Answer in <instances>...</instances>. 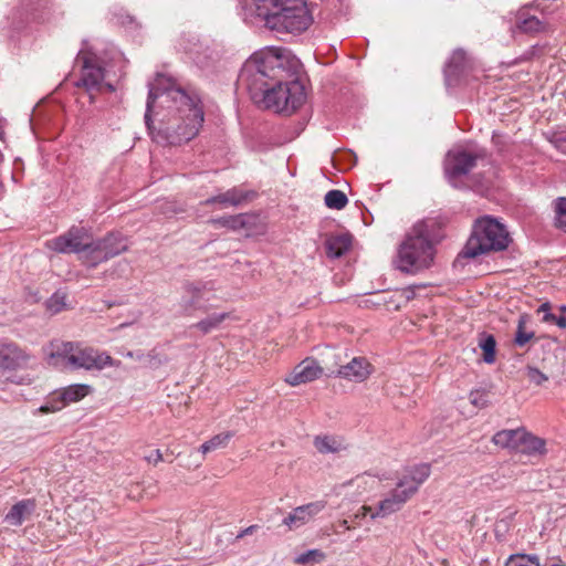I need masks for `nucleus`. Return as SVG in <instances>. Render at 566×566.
<instances>
[{
	"mask_svg": "<svg viewBox=\"0 0 566 566\" xmlns=\"http://www.w3.org/2000/svg\"><path fill=\"white\" fill-rule=\"evenodd\" d=\"M300 61L284 49L272 48L250 56L238 75L255 104L291 115L305 99V87L297 78Z\"/></svg>",
	"mask_w": 566,
	"mask_h": 566,
	"instance_id": "nucleus-1",
	"label": "nucleus"
},
{
	"mask_svg": "<svg viewBox=\"0 0 566 566\" xmlns=\"http://www.w3.org/2000/svg\"><path fill=\"white\" fill-rule=\"evenodd\" d=\"M157 98H161L163 103L174 112L167 120H160L156 135L157 142L178 146L190 142L198 135L203 123V111L199 98L189 95L161 74H158L155 83L149 85L145 113V124L148 130H153L151 112Z\"/></svg>",
	"mask_w": 566,
	"mask_h": 566,
	"instance_id": "nucleus-2",
	"label": "nucleus"
},
{
	"mask_svg": "<svg viewBox=\"0 0 566 566\" xmlns=\"http://www.w3.org/2000/svg\"><path fill=\"white\" fill-rule=\"evenodd\" d=\"M255 14L277 33H301L313 22L304 0H252Z\"/></svg>",
	"mask_w": 566,
	"mask_h": 566,
	"instance_id": "nucleus-3",
	"label": "nucleus"
},
{
	"mask_svg": "<svg viewBox=\"0 0 566 566\" xmlns=\"http://www.w3.org/2000/svg\"><path fill=\"white\" fill-rule=\"evenodd\" d=\"M511 241L510 233L502 223L490 216L482 217L475 220L472 232L455 262L504 251Z\"/></svg>",
	"mask_w": 566,
	"mask_h": 566,
	"instance_id": "nucleus-4",
	"label": "nucleus"
},
{
	"mask_svg": "<svg viewBox=\"0 0 566 566\" xmlns=\"http://www.w3.org/2000/svg\"><path fill=\"white\" fill-rule=\"evenodd\" d=\"M434 245L424 223L416 224L399 245L396 260L401 272L416 274L429 269L434 260Z\"/></svg>",
	"mask_w": 566,
	"mask_h": 566,
	"instance_id": "nucleus-5",
	"label": "nucleus"
},
{
	"mask_svg": "<svg viewBox=\"0 0 566 566\" xmlns=\"http://www.w3.org/2000/svg\"><path fill=\"white\" fill-rule=\"evenodd\" d=\"M76 61L82 64L81 78L76 82L77 86H83L90 96V102H95L96 93H98L103 86L109 92H114V85L109 83H103L105 77L104 69L99 64V59L91 51L81 50L77 53Z\"/></svg>",
	"mask_w": 566,
	"mask_h": 566,
	"instance_id": "nucleus-6",
	"label": "nucleus"
},
{
	"mask_svg": "<svg viewBox=\"0 0 566 566\" xmlns=\"http://www.w3.org/2000/svg\"><path fill=\"white\" fill-rule=\"evenodd\" d=\"M485 157V151H469L465 149H451L447 153L443 169L444 175L453 185L476 167L478 160Z\"/></svg>",
	"mask_w": 566,
	"mask_h": 566,
	"instance_id": "nucleus-7",
	"label": "nucleus"
},
{
	"mask_svg": "<svg viewBox=\"0 0 566 566\" xmlns=\"http://www.w3.org/2000/svg\"><path fill=\"white\" fill-rule=\"evenodd\" d=\"M212 287L206 282H187L182 286V295L179 306L182 314L193 316L196 312L208 313L212 307L205 303V293L211 291Z\"/></svg>",
	"mask_w": 566,
	"mask_h": 566,
	"instance_id": "nucleus-8",
	"label": "nucleus"
},
{
	"mask_svg": "<svg viewBox=\"0 0 566 566\" xmlns=\"http://www.w3.org/2000/svg\"><path fill=\"white\" fill-rule=\"evenodd\" d=\"M91 234L84 227H72L62 235L50 241L49 247L60 253H77L80 256L84 253Z\"/></svg>",
	"mask_w": 566,
	"mask_h": 566,
	"instance_id": "nucleus-9",
	"label": "nucleus"
},
{
	"mask_svg": "<svg viewBox=\"0 0 566 566\" xmlns=\"http://www.w3.org/2000/svg\"><path fill=\"white\" fill-rule=\"evenodd\" d=\"M411 496H413L412 490L397 485L386 499L380 501L378 511L373 512L370 506H363L361 510L364 515L370 513L371 518L386 516L399 511Z\"/></svg>",
	"mask_w": 566,
	"mask_h": 566,
	"instance_id": "nucleus-10",
	"label": "nucleus"
},
{
	"mask_svg": "<svg viewBox=\"0 0 566 566\" xmlns=\"http://www.w3.org/2000/svg\"><path fill=\"white\" fill-rule=\"evenodd\" d=\"M514 29L520 33L534 36L549 32L551 24L546 18L532 14L531 11L523 6L515 14Z\"/></svg>",
	"mask_w": 566,
	"mask_h": 566,
	"instance_id": "nucleus-11",
	"label": "nucleus"
},
{
	"mask_svg": "<svg viewBox=\"0 0 566 566\" xmlns=\"http://www.w3.org/2000/svg\"><path fill=\"white\" fill-rule=\"evenodd\" d=\"M112 363V357L106 354H98L91 347H82L76 343V349L70 357V364L74 368L101 369Z\"/></svg>",
	"mask_w": 566,
	"mask_h": 566,
	"instance_id": "nucleus-12",
	"label": "nucleus"
},
{
	"mask_svg": "<svg viewBox=\"0 0 566 566\" xmlns=\"http://www.w3.org/2000/svg\"><path fill=\"white\" fill-rule=\"evenodd\" d=\"M31 355L14 342L0 343V368L17 370L28 366Z\"/></svg>",
	"mask_w": 566,
	"mask_h": 566,
	"instance_id": "nucleus-13",
	"label": "nucleus"
},
{
	"mask_svg": "<svg viewBox=\"0 0 566 566\" xmlns=\"http://www.w3.org/2000/svg\"><path fill=\"white\" fill-rule=\"evenodd\" d=\"M326 506L324 501L311 502L295 507L282 521V524L290 530L298 528L308 523L315 515L322 512Z\"/></svg>",
	"mask_w": 566,
	"mask_h": 566,
	"instance_id": "nucleus-14",
	"label": "nucleus"
},
{
	"mask_svg": "<svg viewBox=\"0 0 566 566\" xmlns=\"http://www.w3.org/2000/svg\"><path fill=\"white\" fill-rule=\"evenodd\" d=\"M87 385H71L57 394V399L46 402L40 408V411L48 413L61 410L70 402H76L88 394Z\"/></svg>",
	"mask_w": 566,
	"mask_h": 566,
	"instance_id": "nucleus-15",
	"label": "nucleus"
},
{
	"mask_svg": "<svg viewBox=\"0 0 566 566\" xmlns=\"http://www.w3.org/2000/svg\"><path fill=\"white\" fill-rule=\"evenodd\" d=\"M323 368L313 358H305L296 365L293 371L286 378V381L292 386L306 384L321 377Z\"/></svg>",
	"mask_w": 566,
	"mask_h": 566,
	"instance_id": "nucleus-16",
	"label": "nucleus"
},
{
	"mask_svg": "<svg viewBox=\"0 0 566 566\" xmlns=\"http://www.w3.org/2000/svg\"><path fill=\"white\" fill-rule=\"evenodd\" d=\"M469 66L467 53L462 49L453 51L449 62L444 67V77L449 86L457 85L465 75Z\"/></svg>",
	"mask_w": 566,
	"mask_h": 566,
	"instance_id": "nucleus-17",
	"label": "nucleus"
},
{
	"mask_svg": "<svg viewBox=\"0 0 566 566\" xmlns=\"http://www.w3.org/2000/svg\"><path fill=\"white\" fill-rule=\"evenodd\" d=\"M76 349V343L63 342L54 339L49 345L43 347V352L46 356L48 364L51 366H59L60 360L65 365L70 364V357L73 350Z\"/></svg>",
	"mask_w": 566,
	"mask_h": 566,
	"instance_id": "nucleus-18",
	"label": "nucleus"
},
{
	"mask_svg": "<svg viewBox=\"0 0 566 566\" xmlns=\"http://www.w3.org/2000/svg\"><path fill=\"white\" fill-rule=\"evenodd\" d=\"M338 376L353 381H364L371 374V365L364 357H355L339 367Z\"/></svg>",
	"mask_w": 566,
	"mask_h": 566,
	"instance_id": "nucleus-19",
	"label": "nucleus"
},
{
	"mask_svg": "<svg viewBox=\"0 0 566 566\" xmlns=\"http://www.w3.org/2000/svg\"><path fill=\"white\" fill-rule=\"evenodd\" d=\"M36 509L34 499H24L11 506L4 516V522L12 526H20L28 521Z\"/></svg>",
	"mask_w": 566,
	"mask_h": 566,
	"instance_id": "nucleus-20",
	"label": "nucleus"
},
{
	"mask_svg": "<svg viewBox=\"0 0 566 566\" xmlns=\"http://www.w3.org/2000/svg\"><path fill=\"white\" fill-rule=\"evenodd\" d=\"M430 473V464L421 463L415 465L406 470V473L398 482V486H407L408 490H412V493L415 495L419 486L429 478Z\"/></svg>",
	"mask_w": 566,
	"mask_h": 566,
	"instance_id": "nucleus-21",
	"label": "nucleus"
},
{
	"mask_svg": "<svg viewBox=\"0 0 566 566\" xmlns=\"http://www.w3.org/2000/svg\"><path fill=\"white\" fill-rule=\"evenodd\" d=\"M352 247V237L347 233L331 235L325 241L326 254L331 259H338Z\"/></svg>",
	"mask_w": 566,
	"mask_h": 566,
	"instance_id": "nucleus-22",
	"label": "nucleus"
},
{
	"mask_svg": "<svg viewBox=\"0 0 566 566\" xmlns=\"http://www.w3.org/2000/svg\"><path fill=\"white\" fill-rule=\"evenodd\" d=\"M80 260L88 269L96 268L99 263L106 262L109 259L104 253L103 245L99 240H93L91 238L84 253L80 256Z\"/></svg>",
	"mask_w": 566,
	"mask_h": 566,
	"instance_id": "nucleus-23",
	"label": "nucleus"
},
{
	"mask_svg": "<svg viewBox=\"0 0 566 566\" xmlns=\"http://www.w3.org/2000/svg\"><path fill=\"white\" fill-rule=\"evenodd\" d=\"M523 437H525L524 429H509L496 432L492 441L502 448L518 449Z\"/></svg>",
	"mask_w": 566,
	"mask_h": 566,
	"instance_id": "nucleus-24",
	"label": "nucleus"
},
{
	"mask_svg": "<svg viewBox=\"0 0 566 566\" xmlns=\"http://www.w3.org/2000/svg\"><path fill=\"white\" fill-rule=\"evenodd\" d=\"M108 259L115 258L127 250L125 238L120 233H108L98 239Z\"/></svg>",
	"mask_w": 566,
	"mask_h": 566,
	"instance_id": "nucleus-25",
	"label": "nucleus"
},
{
	"mask_svg": "<svg viewBox=\"0 0 566 566\" xmlns=\"http://www.w3.org/2000/svg\"><path fill=\"white\" fill-rule=\"evenodd\" d=\"M230 314L222 313H212L207 315L205 318L200 319L196 324L191 325V328L198 329L201 334L207 335L212 331L220 327V325L229 318Z\"/></svg>",
	"mask_w": 566,
	"mask_h": 566,
	"instance_id": "nucleus-26",
	"label": "nucleus"
},
{
	"mask_svg": "<svg viewBox=\"0 0 566 566\" xmlns=\"http://www.w3.org/2000/svg\"><path fill=\"white\" fill-rule=\"evenodd\" d=\"M208 223L213 227H222L231 230H239L247 227L245 214L211 218L208 220Z\"/></svg>",
	"mask_w": 566,
	"mask_h": 566,
	"instance_id": "nucleus-27",
	"label": "nucleus"
},
{
	"mask_svg": "<svg viewBox=\"0 0 566 566\" xmlns=\"http://www.w3.org/2000/svg\"><path fill=\"white\" fill-rule=\"evenodd\" d=\"M517 450L527 454H542L545 452V441L525 431V437L521 439V446Z\"/></svg>",
	"mask_w": 566,
	"mask_h": 566,
	"instance_id": "nucleus-28",
	"label": "nucleus"
},
{
	"mask_svg": "<svg viewBox=\"0 0 566 566\" xmlns=\"http://www.w3.org/2000/svg\"><path fill=\"white\" fill-rule=\"evenodd\" d=\"M248 192L241 189L231 188L226 192L218 195L219 205L222 207H238L248 199Z\"/></svg>",
	"mask_w": 566,
	"mask_h": 566,
	"instance_id": "nucleus-29",
	"label": "nucleus"
},
{
	"mask_svg": "<svg viewBox=\"0 0 566 566\" xmlns=\"http://www.w3.org/2000/svg\"><path fill=\"white\" fill-rule=\"evenodd\" d=\"M479 347L483 350V360L486 364L495 361L496 340L491 334L482 333L479 337Z\"/></svg>",
	"mask_w": 566,
	"mask_h": 566,
	"instance_id": "nucleus-30",
	"label": "nucleus"
},
{
	"mask_svg": "<svg viewBox=\"0 0 566 566\" xmlns=\"http://www.w3.org/2000/svg\"><path fill=\"white\" fill-rule=\"evenodd\" d=\"M136 359L150 369H156L168 361V357L156 349H151L148 353H137Z\"/></svg>",
	"mask_w": 566,
	"mask_h": 566,
	"instance_id": "nucleus-31",
	"label": "nucleus"
},
{
	"mask_svg": "<svg viewBox=\"0 0 566 566\" xmlns=\"http://www.w3.org/2000/svg\"><path fill=\"white\" fill-rule=\"evenodd\" d=\"M314 446L321 453H336L344 449L340 442L328 436L316 437Z\"/></svg>",
	"mask_w": 566,
	"mask_h": 566,
	"instance_id": "nucleus-32",
	"label": "nucleus"
},
{
	"mask_svg": "<svg viewBox=\"0 0 566 566\" xmlns=\"http://www.w3.org/2000/svg\"><path fill=\"white\" fill-rule=\"evenodd\" d=\"M505 566H541L536 554L516 553L509 556Z\"/></svg>",
	"mask_w": 566,
	"mask_h": 566,
	"instance_id": "nucleus-33",
	"label": "nucleus"
},
{
	"mask_svg": "<svg viewBox=\"0 0 566 566\" xmlns=\"http://www.w3.org/2000/svg\"><path fill=\"white\" fill-rule=\"evenodd\" d=\"M324 201L329 209L340 210L348 203V198L342 190L334 189L325 195Z\"/></svg>",
	"mask_w": 566,
	"mask_h": 566,
	"instance_id": "nucleus-34",
	"label": "nucleus"
},
{
	"mask_svg": "<svg viewBox=\"0 0 566 566\" xmlns=\"http://www.w3.org/2000/svg\"><path fill=\"white\" fill-rule=\"evenodd\" d=\"M528 317L521 315L517 321V328L514 337V343L518 347H524L531 339L534 338V332H526L525 324Z\"/></svg>",
	"mask_w": 566,
	"mask_h": 566,
	"instance_id": "nucleus-35",
	"label": "nucleus"
},
{
	"mask_svg": "<svg viewBox=\"0 0 566 566\" xmlns=\"http://www.w3.org/2000/svg\"><path fill=\"white\" fill-rule=\"evenodd\" d=\"M232 434L230 432L220 433L214 437H212L210 440L206 441L201 447L200 450L203 454L217 450L219 448H224L229 440L231 439Z\"/></svg>",
	"mask_w": 566,
	"mask_h": 566,
	"instance_id": "nucleus-36",
	"label": "nucleus"
},
{
	"mask_svg": "<svg viewBox=\"0 0 566 566\" xmlns=\"http://www.w3.org/2000/svg\"><path fill=\"white\" fill-rule=\"evenodd\" d=\"M50 0H23L22 4L27 12L35 19H41L45 10L50 8Z\"/></svg>",
	"mask_w": 566,
	"mask_h": 566,
	"instance_id": "nucleus-37",
	"label": "nucleus"
},
{
	"mask_svg": "<svg viewBox=\"0 0 566 566\" xmlns=\"http://www.w3.org/2000/svg\"><path fill=\"white\" fill-rule=\"evenodd\" d=\"M555 227L566 232V197H558L554 201Z\"/></svg>",
	"mask_w": 566,
	"mask_h": 566,
	"instance_id": "nucleus-38",
	"label": "nucleus"
},
{
	"mask_svg": "<svg viewBox=\"0 0 566 566\" xmlns=\"http://www.w3.org/2000/svg\"><path fill=\"white\" fill-rule=\"evenodd\" d=\"M556 3V0H533L532 2L525 4L524 7L527 10H535L542 14V18H546L547 15L554 13L555 8L553 6Z\"/></svg>",
	"mask_w": 566,
	"mask_h": 566,
	"instance_id": "nucleus-39",
	"label": "nucleus"
},
{
	"mask_svg": "<svg viewBox=\"0 0 566 566\" xmlns=\"http://www.w3.org/2000/svg\"><path fill=\"white\" fill-rule=\"evenodd\" d=\"M470 402L480 409L486 408L492 403L491 392L486 389H475L469 395Z\"/></svg>",
	"mask_w": 566,
	"mask_h": 566,
	"instance_id": "nucleus-40",
	"label": "nucleus"
},
{
	"mask_svg": "<svg viewBox=\"0 0 566 566\" xmlns=\"http://www.w3.org/2000/svg\"><path fill=\"white\" fill-rule=\"evenodd\" d=\"M325 559V553L319 549H310L295 558L297 564L321 563Z\"/></svg>",
	"mask_w": 566,
	"mask_h": 566,
	"instance_id": "nucleus-41",
	"label": "nucleus"
},
{
	"mask_svg": "<svg viewBox=\"0 0 566 566\" xmlns=\"http://www.w3.org/2000/svg\"><path fill=\"white\" fill-rule=\"evenodd\" d=\"M66 296L63 293H54L46 302V307L53 314L61 312L65 307Z\"/></svg>",
	"mask_w": 566,
	"mask_h": 566,
	"instance_id": "nucleus-42",
	"label": "nucleus"
},
{
	"mask_svg": "<svg viewBox=\"0 0 566 566\" xmlns=\"http://www.w3.org/2000/svg\"><path fill=\"white\" fill-rule=\"evenodd\" d=\"M527 378L531 382L541 386L548 377L535 367H527Z\"/></svg>",
	"mask_w": 566,
	"mask_h": 566,
	"instance_id": "nucleus-43",
	"label": "nucleus"
},
{
	"mask_svg": "<svg viewBox=\"0 0 566 566\" xmlns=\"http://www.w3.org/2000/svg\"><path fill=\"white\" fill-rule=\"evenodd\" d=\"M543 321L546 322V323H554V324H556L560 328H565L566 327V317L565 316H556L553 313H546L543 316Z\"/></svg>",
	"mask_w": 566,
	"mask_h": 566,
	"instance_id": "nucleus-44",
	"label": "nucleus"
},
{
	"mask_svg": "<svg viewBox=\"0 0 566 566\" xmlns=\"http://www.w3.org/2000/svg\"><path fill=\"white\" fill-rule=\"evenodd\" d=\"M144 459L148 463H154L155 465L165 460L164 454L159 449L153 450L148 455H145Z\"/></svg>",
	"mask_w": 566,
	"mask_h": 566,
	"instance_id": "nucleus-45",
	"label": "nucleus"
},
{
	"mask_svg": "<svg viewBox=\"0 0 566 566\" xmlns=\"http://www.w3.org/2000/svg\"><path fill=\"white\" fill-rule=\"evenodd\" d=\"M398 296L401 300L400 302L406 304L413 298L415 292L412 290L407 289L401 291Z\"/></svg>",
	"mask_w": 566,
	"mask_h": 566,
	"instance_id": "nucleus-46",
	"label": "nucleus"
},
{
	"mask_svg": "<svg viewBox=\"0 0 566 566\" xmlns=\"http://www.w3.org/2000/svg\"><path fill=\"white\" fill-rule=\"evenodd\" d=\"M258 527H259L258 525H251V526H249V527H247V528L242 530V531L237 535V538H242V537H244V536H247V535H251V534H253V532H254L255 530H258Z\"/></svg>",
	"mask_w": 566,
	"mask_h": 566,
	"instance_id": "nucleus-47",
	"label": "nucleus"
},
{
	"mask_svg": "<svg viewBox=\"0 0 566 566\" xmlns=\"http://www.w3.org/2000/svg\"><path fill=\"white\" fill-rule=\"evenodd\" d=\"M213 203H219L218 195L213 196V197H210V198H208V199H206L205 201L201 202V205H203V206H210V205H213Z\"/></svg>",
	"mask_w": 566,
	"mask_h": 566,
	"instance_id": "nucleus-48",
	"label": "nucleus"
},
{
	"mask_svg": "<svg viewBox=\"0 0 566 566\" xmlns=\"http://www.w3.org/2000/svg\"><path fill=\"white\" fill-rule=\"evenodd\" d=\"M549 310H551V304L548 302H545L543 303L539 307H538V312H543L544 315L546 313H549Z\"/></svg>",
	"mask_w": 566,
	"mask_h": 566,
	"instance_id": "nucleus-49",
	"label": "nucleus"
},
{
	"mask_svg": "<svg viewBox=\"0 0 566 566\" xmlns=\"http://www.w3.org/2000/svg\"><path fill=\"white\" fill-rule=\"evenodd\" d=\"M387 304V307H390L389 301H385ZM390 303H394V310H399L401 307V302H396L394 300L390 301Z\"/></svg>",
	"mask_w": 566,
	"mask_h": 566,
	"instance_id": "nucleus-50",
	"label": "nucleus"
},
{
	"mask_svg": "<svg viewBox=\"0 0 566 566\" xmlns=\"http://www.w3.org/2000/svg\"><path fill=\"white\" fill-rule=\"evenodd\" d=\"M549 566H566V565L562 559L558 558L555 563H553Z\"/></svg>",
	"mask_w": 566,
	"mask_h": 566,
	"instance_id": "nucleus-51",
	"label": "nucleus"
},
{
	"mask_svg": "<svg viewBox=\"0 0 566 566\" xmlns=\"http://www.w3.org/2000/svg\"><path fill=\"white\" fill-rule=\"evenodd\" d=\"M3 136H4V128H3L2 122L0 120V139H3Z\"/></svg>",
	"mask_w": 566,
	"mask_h": 566,
	"instance_id": "nucleus-52",
	"label": "nucleus"
},
{
	"mask_svg": "<svg viewBox=\"0 0 566 566\" xmlns=\"http://www.w3.org/2000/svg\"><path fill=\"white\" fill-rule=\"evenodd\" d=\"M166 455H168V458H166V461L172 462V459H169V458H171V453H169V452L167 451V452H166Z\"/></svg>",
	"mask_w": 566,
	"mask_h": 566,
	"instance_id": "nucleus-53",
	"label": "nucleus"
},
{
	"mask_svg": "<svg viewBox=\"0 0 566 566\" xmlns=\"http://www.w3.org/2000/svg\"><path fill=\"white\" fill-rule=\"evenodd\" d=\"M166 455H168V458H166V461L172 462V459H169V458H171V453H169V452L167 451V452H166Z\"/></svg>",
	"mask_w": 566,
	"mask_h": 566,
	"instance_id": "nucleus-54",
	"label": "nucleus"
},
{
	"mask_svg": "<svg viewBox=\"0 0 566 566\" xmlns=\"http://www.w3.org/2000/svg\"><path fill=\"white\" fill-rule=\"evenodd\" d=\"M166 455H168V458H166V461L172 462V459H169V458H171V453H169V452L167 451V452H166Z\"/></svg>",
	"mask_w": 566,
	"mask_h": 566,
	"instance_id": "nucleus-55",
	"label": "nucleus"
},
{
	"mask_svg": "<svg viewBox=\"0 0 566 566\" xmlns=\"http://www.w3.org/2000/svg\"><path fill=\"white\" fill-rule=\"evenodd\" d=\"M166 455H168V458H166V461L172 462V459H169V458H171V453H169V452L167 451V452H166Z\"/></svg>",
	"mask_w": 566,
	"mask_h": 566,
	"instance_id": "nucleus-56",
	"label": "nucleus"
},
{
	"mask_svg": "<svg viewBox=\"0 0 566 566\" xmlns=\"http://www.w3.org/2000/svg\"><path fill=\"white\" fill-rule=\"evenodd\" d=\"M560 310H562V311H566V306H562V307H560Z\"/></svg>",
	"mask_w": 566,
	"mask_h": 566,
	"instance_id": "nucleus-57",
	"label": "nucleus"
},
{
	"mask_svg": "<svg viewBox=\"0 0 566 566\" xmlns=\"http://www.w3.org/2000/svg\"><path fill=\"white\" fill-rule=\"evenodd\" d=\"M17 566H22V565H17Z\"/></svg>",
	"mask_w": 566,
	"mask_h": 566,
	"instance_id": "nucleus-58",
	"label": "nucleus"
},
{
	"mask_svg": "<svg viewBox=\"0 0 566 566\" xmlns=\"http://www.w3.org/2000/svg\"><path fill=\"white\" fill-rule=\"evenodd\" d=\"M17 566H22V565H17Z\"/></svg>",
	"mask_w": 566,
	"mask_h": 566,
	"instance_id": "nucleus-59",
	"label": "nucleus"
}]
</instances>
